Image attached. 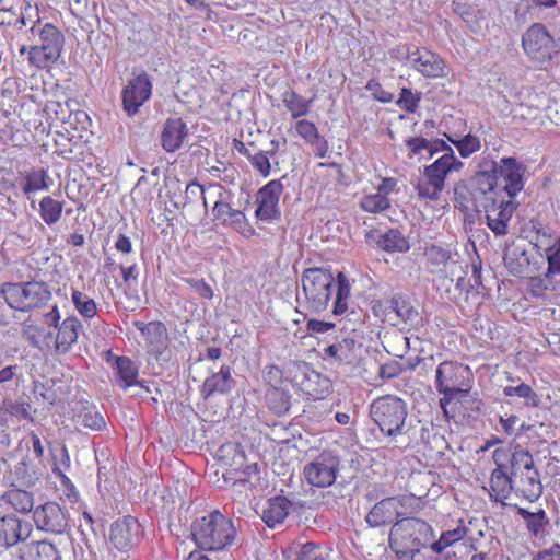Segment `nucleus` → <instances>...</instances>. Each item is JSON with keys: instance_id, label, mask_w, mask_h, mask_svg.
Returning <instances> with one entry per match:
<instances>
[{"instance_id": "f03ea898", "label": "nucleus", "mask_w": 560, "mask_h": 560, "mask_svg": "<svg viewBox=\"0 0 560 560\" xmlns=\"http://www.w3.org/2000/svg\"><path fill=\"white\" fill-rule=\"evenodd\" d=\"M433 539L431 525L417 517L397 520L388 535L389 548L398 560H415L421 548H431Z\"/></svg>"}, {"instance_id": "e433bc0d", "label": "nucleus", "mask_w": 560, "mask_h": 560, "mask_svg": "<svg viewBox=\"0 0 560 560\" xmlns=\"http://www.w3.org/2000/svg\"><path fill=\"white\" fill-rule=\"evenodd\" d=\"M22 560H61L56 546L46 540L31 542L21 555Z\"/></svg>"}, {"instance_id": "c756f323", "label": "nucleus", "mask_w": 560, "mask_h": 560, "mask_svg": "<svg viewBox=\"0 0 560 560\" xmlns=\"http://www.w3.org/2000/svg\"><path fill=\"white\" fill-rule=\"evenodd\" d=\"M360 347L361 345H358L354 338L345 337L341 340L327 346L324 349V358H329L338 363H351Z\"/></svg>"}, {"instance_id": "a211bd4d", "label": "nucleus", "mask_w": 560, "mask_h": 560, "mask_svg": "<svg viewBox=\"0 0 560 560\" xmlns=\"http://www.w3.org/2000/svg\"><path fill=\"white\" fill-rule=\"evenodd\" d=\"M133 325L145 337L148 353L154 355L156 360L167 361L170 351L166 326L162 322L145 324L140 320L135 322Z\"/></svg>"}, {"instance_id": "7c9ffc66", "label": "nucleus", "mask_w": 560, "mask_h": 560, "mask_svg": "<svg viewBox=\"0 0 560 560\" xmlns=\"http://www.w3.org/2000/svg\"><path fill=\"white\" fill-rule=\"evenodd\" d=\"M396 501L392 497L382 499L370 510L365 516L366 523L371 527H380L390 524L398 513L395 510Z\"/></svg>"}, {"instance_id": "ddd939ff", "label": "nucleus", "mask_w": 560, "mask_h": 560, "mask_svg": "<svg viewBox=\"0 0 560 560\" xmlns=\"http://www.w3.org/2000/svg\"><path fill=\"white\" fill-rule=\"evenodd\" d=\"M152 95V83L144 70L139 71L121 91L122 109L132 117L150 100Z\"/></svg>"}, {"instance_id": "2eb2a0df", "label": "nucleus", "mask_w": 560, "mask_h": 560, "mask_svg": "<svg viewBox=\"0 0 560 560\" xmlns=\"http://www.w3.org/2000/svg\"><path fill=\"white\" fill-rule=\"evenodd\" d=\"M284 175L280 179L270 180L262 186L257 192L256 218L264 221L277 220L281 212L279 209V199L283 190L282 179H287Z\"/></svg>"}, {"instance_id": "cd10ccee", "label": "nucleus", "mask_w": 560, "mask_h": 560, "mask_svg": "<svg viewBox=\"0 0 560 560\" xmlns=\"http://www.w3.org/2000/svg\"><path fill=\"white\" fill-rule=\"evenodd\" d=\"M187 135L188 128L182 118H168L161 135L162 147L167 152H175L182 147Z\"/></svg>"}, {"instance_id": "37998d69", "label": "nucleus", "mask_w": 560, "mask_h": 560, "mask_svg": "<svg viewBox=\"0 0 560 560\" xmlns=\"http://www.w3.org/2000/svg\"><path fill=\"white\" fill-rule=\"evenodd\" d=\"M467 530L468 529L465 526L458 525L454 529L443 532L438 540L433 539L431 541V550L435 553H442L446 548L463 539L466 536Z\"/></svg>"}, {"instance_id": "ea45409f", "label": "nucleus", "mask_w": 560, "mask_h": 560, "mask_svg": "<svg viewBox=\"0 0 560 560\" xmlns=\"http://www.w3.org/2000/svg\"><path fill=\"white\" fill-rule=\"evenodd\" d=\"M1 499L9 503L15 511L23 514L31 512L34 504L33 494L21 489L9 490Z\"/></svg>"}, {"instance_id": "09e8293b", "label": "nucleus", "mask_w": 560, "mask_h": 560, "mask_svg": "<svg viewBox=\"0 0 560 560\" xmlns=\"http://www.w3.org/2000/svg\"><path fill=\"white\" fill-rule=\"evenodd\" d=\"M503 393L506 397L517 396L526 399L527 406L537 407L541 401L539 395L525 383L517 386H505Z\"/></svg>"}, {"instance_id": "2f4dec72", "label": "nucleus", "mask_w": 560, "mask_h": 560, "mask_svg": "<svg viewBox=\"0 0 560 560\" xmlns=\"http://www.w3.org/2000/svg\"><path fill=\"white\" fill-rule=\"evenodd\" d=\"M51 183L52 180L45 168H32L23 175L21 188L27 199H31V194L33 192L39 190L48 191Z\"/></svg>"}, {"instance_id": "a878e982", "label": "nucleus", "mask_w": 560, "mask_h": 560, "mask_svg": "<svg viewBox=\"0 0 560 560\" xmlns=\"http://www.w3.org/2000/svg\"><path fill=\"white\" fill-rule=\"evenodd\" d=\"M138 366L137 364L129 359L128 357H118L115 361V377L118 382L119 386L124 389L137 387L139 390L135 393V395H141L140 390L149 392L139 381H138Z\"/></svg>"}, {"instance_id": "8fccbe9b", "label": "nucleus", "mask_w": 560, "mask_h": 560, "mask_svg": "<svg viewBox=\"0 0 560 560\" xmlns=\"http://www.w3.org/2000/svg\"><path fill=\"white\" fill-rule=\"evenodd\" d=\"M33 14L35 15L36 20L33 22V25L30 28V31L34 34L36 25L39 24L40 22L37 8H33L27 0H21L20 15L13 19L12 26L16 28H22L27 24V21L31 20Z\"/></svg>"}, {"instance_id": "13d9d810", "label": "nucleus", "mask_w": 560, "mask_h": 560, "mask_svg": "<svg viewBox=\"0 0 560 560\" xmlns=\"http://www.w3.org/2000/svg\"><path fill=\"white\" fill-rule=\"evenodd\" d=\"M295 560H329L328 555L315 542L304 544L296 553Z\"/></svg>"}, {"instance_id": "4c0bfd02", "label": "nucleus", "mask_w": 560, "mask_h": 560, "mask_svg": "<svg viewBox=\"0 0 560 560\" xmlns=\"http://www.w3.org/2000/svg\"><path fill=\"white\" fill-rule=\"evenodd\" d=\"M425 256L432 265H442L444 267L443 269H450L452 275H455L457 269L459 271L462 269V264L457 260H453L451 252L441 246H430L425 252Z\"/></svg>"}, {"instance_id": "f704fd0d", "label": "nucleus", "mask_w": 560, "mask_h": 560, "mask_svg": "<svg viewBox=\"0 0 560 560\" xmlns=\"http://www.w3.org/2000/svg\"><path fill=\"white\" fill-rule=\"evenodd\" d=\"M292 395L288 389L271 385L266 392V402L269 410L277 416H284L291 408Z\"/></svg>"}, {"instance_id": "412c9836", "label": "nucleus", "mask_w": 560, "mask_h": 560, "mask_svg": "<svg viewBox=\"0 0 560 560\" xmlns=\"http://www.w3.org/2000/svg\"><path fill=\"white\" fill-rule=\"evenodd\" d=\"M386 311H388L387 314L390 316V319L394 320L393 325L400 329L416 327L422 320L419 312L413 307L411 302L400 294L393 295L387 300Z\"/></svg>"}, {"instance_id": "79ce46f5", "label": "nucleus", "mask_w": 560, "mask_h": 560, "mask_svg": "<svg viewBox=\"0 0 560 560\" xmlns=\"http://www.w3.org/2000/svg\"><path fill=\"white\" fill-rule=\"evenodd\" d=\"M377 245L386 252H407L409 244L397 229H390L386 233L380 235Z\"/></svg>"}, {"instance_id": "a18cd8bd", "label": "nucleus", "mask_w": 560, "mask_h": 560, "mask_svg": "<svg viewBox=\"0 0 560 560\" xmlns=\"http://www.w3.org/2000/svg\"><path fill=\"white\" fill-rule=\"evenodd\" d=\"M284 106L291 112L293 118L305 116L310 112L311 101H306L294 91H287L282 94Z\"/></svg>"}, {"instance_id": "5fc2aeb1", "label": "nucleus", "mask_w": 560, "mask_h": 560, "mask_svg": "<svg viewBox=\"0 0 560 560\" xmlns=\"http://www.w3.org/2000/svg\"><path fill=\"white\" fill-rule=\"evenodd\" d=\"M452 143L457 148L462 158H468L474 152L480 150L481 144L478 137L468 133L459 140H453L450 138Z\"/></svg>"}, {"instance_id": "f257e3e1", "label": "nucleus", "mask_w": 560, "mask_h": 560, "mask_svg": "<svg viewBox=\"0 0 560 560\" xmlns=\"http://www.w3.org/2000/svg\"><path fill=\"white\" fill-rule=\"evenodd\" d=\"M524 170L512 156L502 158L500 163L489 156L482 158L468 183V194L475 206L483 207L502 192L514 198L524 188Z\"/></svg>"}, {"instance_id": "9d476101", "label": "nucleus", "mask_w": 560, "mask_h": 560, "mask_svg": "<svg viewBox=\"0 0 560 560\" xmlns=\"http://www.w3.org/2000/svg\"><path fill=\"white\" fill-rule=\"evenodd\" d=\"M522 48L530 60L538 63L550 62L560 52L558 42L540 22L533 23L522 34Z\"/></svg>"}, {"instance_id": "de8ad7c7", "label": "nucleus", "mask_w": 560, "mask_h": 560, "mask_svg": "<svg viewBox=\"0 0 560 560\" xmlns=\"http://www.w3.org/2000/svg\"><path fill=\"white\" fill-rule=\"evenodd\" d=\"M71 301L79 312L85 318H93L96 315V303L85 293L73 289L71 292Z\"/></svg>"}, {"instance_id": "49530a36", "label": "nucleus", "mask_w": 560, "mask_h": 560, "mask_svg": "<svg viewBox=\"0 0 560 560\" xmlns=\"http://www.w3.org/2000/svg\"><path fill=\"white\" fill-rule=\"evenodd\" d=\"M78 423L82 428L93 431H101L105 428L106 422L104 417L95 407H88L80 411L78 415Z\"/></svg>"}, {"instance_id": "a19ab883", "label": "nucleus", "mask_w": 560, "mask_h": 560, "mask_svg": "<svg viewBox=\"0 0 560 560\" xmlns=\"http://www.w3.org/2000/svg\"><path fill=\"white\" fill-rule=\"evenodd\" d=\"M62 210L63 201L56 200L51 196H45L39 201L40 219L49 226L60 220Z\"/></svg>"}, {"instance_id": "864d4df0", "label": "nucleus", "mask_w": 560, "mask_h": 560, "mask_svg": "<svg viewBox=\"0 0 560 560\" xmlns=\"http://www.w3.org/2000/svg\"><path fill=\"white\" fill-rule=\"evenodd\" d=\"M422 93H413L409 88H402L396 104L407 113H416L421 101Z\"/></svg>"}, {"instance_id": "c85d7f7f", "label": "nucleus", "mask_w": 560, "mask_h": 560, "mask_svg": "<svg viewBox=\"0 0 560 560\" xmlns=\"http://www.w3.org/2000/svg\"><path fill=\"white\" fill-rule=\"evenodd\" d=\"M81 329L82 323L75 316H70L63 319L58 327L56 336V351L59 353H67L77 342L79 331Z\"/></svg>"}, {"instance_id": "bb28decb", "label": "nucleus", "mask_w": 560, "mask_h": 560, "mask_svg": "<svg viewBox=\"0 0 560 560\" xmlns=\"http://www.w3.org/2000/svg\"><path fill=\"white\" fill-rule=\"evenodd\" d=\"M260 515L269 528H277L290 515V500L284 495H276L268 499Z\"/></svg>"}, {"instance_id": "58836bf2", "label": "nucleus", "mask_w": 560, "mask_h": 560, "mask_svg": "<svg viewBox=\"0 0 560 560\" xmlns=\"http://www.w3.org/2000/svg\"><path fill=\"white\" fill-rule=\"evenodd\" d=\"M335 284L337 291L332 313L335 315H342L348 308V300L351 293V284L346 275L341 271H339L335 277Z\"/></svg>"}, {"instance_id": "c03bdc74", "label": "nucleus", "mask_w": 560, "mask_h": 560, "mask_svg": "<svg viewBox=\"0 0 560 560\" xmlns=\"http://www.w3.org/2000/svg\"><path fill=\"white\" fill-rule=\"evenodd\" d=\"M23 377V368L19 364H4L0 359V395Z\"/></svg>"}, {"instance_id": "393cba45", "label": "nucleus", "mask_w": 560, "mask_h": 560, "mask_svg": "<svg viewBox=\"0 0 560 560\" xmlns=\"http://www.w3.org/2000/svg\"><path fill=\"white\" fill-rule=\"evenodd\" d=\"M212 214L214 220L220 221L223 225L232 226L238 233H254V229L248 224L245 214L241 210L233 209L226 201H215Z\"/></svg>"}, {"instance_id": "aec40b11", "label": "nucleus", "mask_w": 560, "mask_h": 560, "mask_svg": "<svg viewBox=\"0 0 560 560\" xmlns=\"http://www.w3.org/2000/svg\"><path fill=\"white\" fill-rule=\"evenodd\" d=\"M33 517L37 528L47 533L60 535L68 527L66 513L56 502H47L36 508Z\"/></svg>"}, {"instance_id": "1a4fd4ad", "label": "nucleus", "mask_w": 560, "mask_h": 560, "mask_svg": "<svg viewBox=\"0 0 560 560\" xmlns=\"http://www.w3.org/2000/svg\"><path fill=\"white\" fill-rule=\"evenodd\" d=\"M219 459L224 466L229 468L222 474L223 483H219V488H224L230 483L236 485H254L252 477H257L259 474L257 464H249L244 466L245 454L240 448L238 444L226 443L218 450Z\"/></svg>"}, {"instance_id": "338daca9", "label": "nucleus", "mask_w": 560, "mask_h": 560, "mask_svg": "<svg viewBox=\"0 0 560 560\" xmlns=\"http://www.w3.org/2000/svg\"><path fill=\"white\" fill-rule=\"evenodd\" d=\"M453 11L459 15L466 23H472L476 21V10L462 0H454L452 3Z\"/></svg>"}, {"instance_id": "5701e85b", "label": "nucleus", "mask_w": 560, "mask_h": 560, "mask_svg": "<svg viewBox=\"0 0 560 560\" xmlns=\"http://www.w3.org/2000/svg\"><path fill=\"white\" fill-rule=\"evenodd\" d=\"M232 368L230 365H221L218 372L212 371L205 380L201 386V395L209 398L215 394H229L236 386V380L232 376Z\"/></svg>"}, {"instance_id": "603ef678", "label": "nucleus", "mask_w": 560, "mask_h": 560, "mask_svg": "<svg viewBox=\"0 0 560 560\" xmlns=\"http://www.w3.org/2000/svg\"><path fill=\"white\" fill-rule=\"evenodd\" d=\"M465 275L466 272L464 271V266L462 265L460 271L457 269L456 273L453 275L455 278L454 288H446L445 290V299L450 301H456L460 298L464 291L468 292L469 289L472 288L471 284L467 283Z\"/></svg>"}, {"instance_id": "6e6552de", "label": "nucleus", "mask_w": 560, "mask_h": 560, "mask_svg": "<svg viewBox=\"0 0 560 560\" xmlns=\"http://www.w3.org/2000/svg\"><path fill=\"white\" fill-rule=\"evenodd\" d=\"M463 162L455 156L454 151L444 153L432 164L423 170V178L415 185L418 196L421 199L436 201L445 187V179L452 171H459Z\"/></svg>"}, {"instance_id": "6e6d98bb", "label": "nucleus", "mask_w": 560, "mask_h": 560, "mask_svg": "<svg viewBox=\"0 0 560 560\" xmlns=\"http://www.w3.org/2000/svg\"><path fill=\"white\" fill-rule=\"evenodd\" d=\"M361 207L366 212L376 213L386 210L389 207V200L384 195L375 194L364 197Z\"/></svg>"}, {"instance_id": "3c124183", "label": "nucleus", "mask_w": 560, "mask_h": 560, "mask_svg": "<svg viewBox=\"0 0 560 560\" xmlns=\"http://www.w3.org/2000/svg\"><path fill=\"white\" fill-rule=\"evenodd\" d=\"M396 501L395 510H397L396 517L398 520L409 517L408 515L416 514L420 510V504L413 495H396L392 497Z\"/></svg>"}, {"instance_id": "423d86ee", "label": "nucleus", "mask_w": 560, "mask_h": 560, "mask_svg": "<svg viewBox=\"0 0 560 560\" xmlns=\"http://www.w3.org/2000/svg\"><path fill=\"white\" fill-rule=\"evenodd\" d=\"M370 417L380 431L396 439L407 433L408 406L396 395H384L375 398L370 405Z\"/></svg>"}, {"instance_id": "72a5a7b5", "label": "nucleus", "mask_w": 560, "mask_h": 560, "mask_svg": "<svg viewBox=\"0 0 560 560\" xmlns=\"http://www.w3.org/2000/svg\"><path fill=\"white\" fill-rule=\"evenodd\" d=\"M529 253L520 245L506 247L503 255L504 266L514 277H523L526 271Z\"/></svg>"}, {"instance_id": "dca6fc26", "label": "nucleus", "mask_w": 560, "mask_h": 560, "mask_svg": "<svg viewBox=\"0 0 560 560\" xmlns=\"http://www.w3.org/2000/svg\"><path fill=\"white\" fill-rule=\"evenodd\" d=\"M400 50L411 57V67L427 78H443L446 75L444 60L435 52L417 46H405Z\"/></svg>"}, {"instance_id": "4468645a", "label": "nucleus", "mask_w": 560, "mask_h": 560, "mask_svg": "<svg viewBox=\"0 0 560 560\" xmlns=\"http://www.w3.org/2000/svg\"><path fill=\"white\" fill-rule=\"evenodd\" d=\"M289 371L292 381L310 396L320 397L329 389V380L304 361L292 362Z\"/></svg>"}, {"instance_id": "0e129e2a", "label": "nucleus", "mask_w": 560, "mask_h": 560, "mask_svg": "<svg viewBox=\"0 0 560 560\" xmlns=\"http://www.w3.org/2000/svg\"><path fill=\"white\" fill-rule=\"evenodd\" d=\"M365 89L372 93V97L381 103H390L394 95L382 88V84L376 79L368 81Z\"/></svg>"}, {"instance_id": "c9c22d12", "label": "nucleus", "mask_w": 560, "mask_h": 560, "mask_svg": "<svg viewBox=\"0 0 560 560\" xmlns=\"http://www.w3.org/2000/svg\"><path fill=\"white\" fill-rule=\"evenodd\" d=\"M468 369L452 361H444L439 364L435 372L436 386L462 385L460 378Z\"/></svg>"}, {"instance_id": "e2e57ef3", "label": "nucleus", "mask_w": 560, "mask_h": 560, "mask_svg": "<svg viewBox=\"0 0 560 560\" xmlns=\"http://www.w3.org/2000/svg\"><path fill=\"white\" fill-rule=\"evenodd\" d=\"M248 161L253 165V167L259 172L264 177L270 175L271 172V163L270 159L261 151H258L255 154L248 155Z\"/></svg>"}, {"instance_id": "69168bd1", "label": "nucleus", "mask_w": 560, "mask_h": 560, "mask_svg": "<svg viewBox=\"0 0 560 560\" xmlns=\"http://www.w3.org/2000/svg\"><path fill=\"white\" fill-rule=\"evenodd\" d=\"M200 298L211 300L213 298L212 288L203 279L187 278L184 279Z\"/></svg>"}, {"instance_id": "4be33fe9", "label": "nucleus", "mask_w": 560, "mask_h": 560, "mask_svg": "<svg viewBox=\"0 0 560 560\" xmlns=\"http://www.w3.org/2000/svg\"><path fill=\"white\" fill-rule=\"evenodd\" d=\"M32 526L14 514H7L0 518V540L9 548L28 538Z\"/></svg>"}, {"instance_id": "f8f14e48", "label": "nucleus", "mask_w": 560, "mask_h": 560, "mask_svg": "<svg viewBox=\"0 0 560 560\" xmlns=\"http://www.w3.org/2000/svg\"><path fill=\"white\" fill-rule=\"evenodd\" d=\"M108 538L118 551L128 553L141 542L143 530L136 517L127 515L112 523Z\"/></svg>"}, {"instance_id": "b1692460", "label": "nucleus", "mask_w": 560, "mask_h": 560, "mask_svg": "<svg viewBox=\"0 0 560 560\" xmlns=\"http://www.w3.org/2000/svg\"><path fill=\"white\" fill-rule=\"evenodd\" d=\"M516 514L523 520L524 526L528 534L538 540H545L549 535L551 526L550 518L544 509L529 511L525 508L514 505Z\"/></svg>"}, {"instance_id": "0eeeda50", "label": "nucleus", "mask_w": 560, "mask_h": 560, "mask_svg": "<svg viewBox=\"0 0 560 560\" xmlns=\"http://www.w3.org/2000/svg\"><path fill=\"white\" fill-rule=\"evenodd\" d=\"M301 283L310 312H324L331 300L335 285L331 270L323 267L307 268L302 272Z\"/></svg>"}, {"instance_id": "f3484780", "label": "nucleus", "mask_w": 560, "mask_h": 560, "mask_svg": "<svg viewBox=\"0 0 560 560\" xmlns=\"http://www.w3.org/2000/svg\"><path fill=\"white\" fill-rule=\"evenodd\" d=\"M492 459L497 467L491 472L490 485L495 493V500L502 501L508 499L511 492H514L511 469L509 468L508 448H495L492 453Z\"/></svg>"}, {"instance_id": "680f3d73", "label": "nucleus", "mask_w": 560, "mask_h": 560, "mask_svg": "<svg viewBox=\"0 0 560 560\" xmlns=\"http://www.w3.org/2000/svg\"><path fill=\"white\" fill-rule=\"evenodd\" d=\"M295 130L307 143H315L316 138L319 136L315 124L305 119L296 122Z\"/></svg>"}, {"instance_id": "9b49d317", "label": "nucleus", "mask_w": 560, "mask_h": 560, "mask_svg": "<svg viewBox=\"0 0 560 560\" xmlns=\"http://www.w3.org/2000/svg\"><path fill=\"white\" fill-rule=\"evenodd\" d=\"M339 457L331 451H323L303 468L305 479L312 486L326 488L331 486L339 469Z\"/></svg>"}, {"instance_id": "4d7b16f0", "label": "nucleus", "mask_w": 560, "mask_h": 560, "mask_svg": "<svg viewBox=\"0 0 560 560\" xmlns=\"http://www.w3.org/2000/svg\"><path fill=\"white\" fill-rule=\"evenodd\" d=\"M45 48L35 45L32 46L27 51V59L31 65L36 68L43 69L47 67L50 62L56 61L58 58H50L48 55V50H44Z\"/></svg>"}, {"instance_id": "473e14b6", "label": "nucleus", "mask_w": 560, "mask_h": 560, "mask_svg": "<svg viewBox=\"0 0 560 560\" xmlns=\"http://www.w3.org/2000/svg\"><path fill=\"white\" fill-rule=\"evenodd\" d=\"M39 40L40 44L38 46L45 48L44 50H48L50 58L60 57L65 44V37L54 24L46 23L42 27L39 31Z\"/></svg>"}, {"instance_id": "20e7f679", "label": "nucleus", "mask_w": 560, "mask_h": 560, "mask_svg": "<svg viewBox=\"0 0 560 560\" xmlns=\"http://www.w3.org/2000/svg\"><path fill=\"white\" fill-rule=\"evenodd\" d=\"M0 295L11 310L22 313L39 310L52 298L49 285L42 280L4 282L0 287Z\"/></svg>"}, {"instance_id": "6ab92c4d", "label": "nucleus", "mask_w": 560, "mask_h": 560, "mask_svg": "<svg viewBox=\"0 0 560 560\" xmlns=\"http://www.w3.org/2000/svg\"><path fill=\"white\" fill-rule=\"evenodd\" d=\"M513 198L505 200L502 195L486 202L482 207L486 212L487 224L495 235H505L508 233V223L511 220L516 205Z\"/></svg>"}, {"instance_id": "7ed1b4c3", "label": "nucleus", "mask_w": 560, "mask_h": 560, "mask_svg": "<svg viewBox=\"0 0 560 560\" xmlns=\"http://www.w3.org/2000/svg\"><path fill=\"white\" fill-rule=\"evenodd\" d=\"M190 534L198 548L219 551L233 544L236 529L231 518L214 510L207 515L197 517L191 523Z\"/></svg>"}, {"instance_id": "bf43d9fd", "label": "nucleus", "mask_w": 560, "mask_h": 560, "mask_svg": "<svg viewBox=\"0 0 560 560\" xmlns=\"http://www.w3.org/2000/svg\"><path fill=\"white\" fill-rule=\"evenodd\" d=\"M549 288V278L545 276H528L527 292L534 298H544L546 290Z\"/></svg>"}, {"instance_id": "774afa93", "label": "nucleus", "mask_w": 560, "mask_h": 560, "mask_svg": "<svg viewBox=\"0 0 560 560\" xmlns=\"http://www.w3.org/2000/svg\"><path fill=\"white\" fill-rule=\"evenodd\" d=\"M401 372V365L397 361H392L380 366L378 375L382 380H390L398 376Z\"/></svg>"}, {"instance_id": "39448f33", "label": "nucleus", "mask_w": 560, "mask_h": 560, "mask_svg": "<svg viewBox=\"0 0 560 560\" xmlns=\"http://www.w3.org/2000/svg\"><path fill=\"white\" fill-rule=\"evenodd\" d=\"M508 457L514 492L529 502L537 501L541 497L544 488L532 454L517 446L514 452L508 448Z\"/></svg>"}, {"instance_id": "052dcab7", "label": "nucleus", "mask_w": 560, "mask_h": 560, "mask_svg": "<svg viewBox=\"0 0 560 560\" xmlns=\"http://www.w3.org/2000/svg\"><path fill=\"white\" fill-rule=\"evenodd\" d=\"M71 100H68L65 105L60 102L49 101L46 104V110L48 114H54L56 119L66 122L72 117Z\"/></svg>"}]
</instances>
